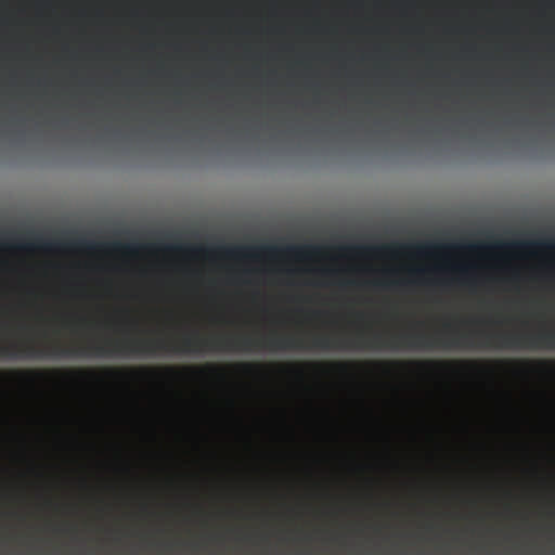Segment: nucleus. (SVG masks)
<instances>
[{"instance_id": "obj_1", "label": "nucleus", "mask_w": 555, "mask_h": 555, "mask_svg": "<svg viewBox=\"0 0 555 555\" xmlns=\"http://www.w3.org/2000/svg\"><path fill=\"white\" fill-rule=\"evenodd\" d=\"M434 349V348H498L555 349V330L537 332H469L446 331L435 335L406 332L390 336L375 333L358 334L354 338H333V349Z\"/></svg>"}, {"instance_id": "obj_2", "label": "nucleus", "mask_w": 555, "mask_h": 555, "mask_svg": "<svg viewBox=\"0 0 555 555\" xmlns=\"http://www.w3.org/2000/svg\"><path fill=\"white\" fill-rule=\"evenodd\" d=\"M137 337L106 339L103 343H89L85 346L64 347L54 344L38 347L34 344H0V359H42L51 357H134Z\"/></svg>"}, {"instance_id": "obj_3", "label": "nucleus", "mask_w": 555, "mask_h": 555, "mask_svg": "<svg viewBox=\"0 0 555 555\" xmlns=\"http://www.w3.org/2000/svg\"><path fill=\"white\" fill-rule=\"evenodd\" d=\"M319 248L315 246H288L287 251L297 256H307L310 253L317 251Z\"/></svg>"}, {"instance_id": "obj_4", "label": "nucleus", "mask_w": 555, "mask_h": 555, "mask_svg": "<svg viewBox=\"0 0 555 555\" xmlns=\"http://www.w3.org/2000/svg\"><path fill=\"white\" fill-rule=\"evenodd\" d=\"M238 367L245 374H254L259 369V365L253 364V363H242V364H238Z\"/></svg>"}, {"instance_id": "obj_5", "label": "nucleus", "mask_w": 555, "mask_h": 555, "mask_svg": "<svg viewBox=\"0 0 555 555\" xmlns=\"http://www.w3.org/2000/svg\"><path fill=\"white\" fill-rule=\"evenodd\" d=\"M434 247L435 246L430 245V244H418V245L415 246V249L418 253L425 254V253L429 251L430 249H433Z\"/></svg>"}, {"instance_id": "obj_6", "label": "nucleus", "mask_w": 555, "mask_h": 555, "mask_svg": "<svg viewBox=\"0 0 555 555\" xmlns=\"http://www.w3.org/2000/svg\"><path fill=\"white\" fill-rule=\"evenodd\" d=\"M331 365L336 367L340 372H345L349 366V364L345 363V362H336V363H332Z\"/></svg>"}, {"instance_id": "obj_7", "label": "nucleus", "mask_w": 555, "mask_h": 555, "mask_svg": "<svg viewBox=\"0 0 555 555\" xmlns=\"http://www.w3.org/2000/svg\"><path fill=\"white\" fill-rule=\"evenodd\" d=\"M251 250H253V248H248V247H236V248L230 249V251L235 253V254H247L248 251H251Z\"/></svg>"}, {"instance_id": "obj_8", "label": "nucleus", "mask_w": 555, "mask_h": 555, "mask_svg": "<svg viewBox=\"0 0 555 555\" xmlns=\"http://www.w3.org/2000/svg\"><path fill=\"white\" fill-rule=\"evenodd\" d=\"M15 374L20 375V376H27V377H34V376H37L39 375V372H35V371H26V372H16Z\"/></svg>"}, {"instance_id": "obj_9", "label": "nucleus", "mask_w": 555, "mask_h": 555, "mask_svg": "<svg viewBox=\"0 0 555 555\" xmlns=\"http://www.w3.org/2000/svg\"><path fill=\"white\" fill-rule=\"evenodd\" d=\"M197 372H204V371H209V372H217L219 369L215 365H206L205 367H202V369H195Z\"/></svg>"}, {"instance_id": "obj_10", "label": "nucleus", "mask_w": 555, "mask_h": 555, "mask_svg": "<svg viewBox=\"0 0 555 555\" xmlns=\"http://www.w3.org/2000/svg\"><path fill=\"white\" fill-rule=\"evenodd\" d=\"M455 269H456V271H459L462 274H468L470 269H472V267L461 266V267H456Z\"/></svg>"}, {"instance_id": "obj_11", "label": "nucleus", "mask_w": 555, "mask_h": 555, "mask_svg": "<svg viewBox=\"0 0 555 555\" xmlns=\"http://www.w3.org/2000/svg\"><path fill=\"white\" fill-rule=\"evenodd\" d=\"M420 366H436L441 365V363L433 362V361H426V362H417L416 363Z\"/></svg>"}, {"instance_id": "obj_12", "label": "nucleus", "mask_w": 555, "mask_h": 555, "mask_svg": "<svg viewBox=\"0 0 555 555\" xmlns=\"http://www.w3.org/2000/svg\"><path fill=\"white\" fill-rule=\"evenodd\" d=\"M535 245H543L542 243H519L517 244L518 247H531Z\"/></svg>"}, {"instance_id": "obj_13", "label": "nucleus", "mask_w": 555, "mask_h": 555, "mask_svg": "<svg viewBox=\"0 0 555 555\" xmlns=\"http://www.w3.org/2000/svg\"><path fill=\"white\" fill-rule=\"evenodd\" d=\"M105 372H106L107 374H109V375H117V374H120V373H121V371H119V370H115V369H107V370H105Z\"/></svg>"}, {"instance_id": "obj_14", "label": "nucleus", "mask_w": 555, "mask_h": 555, "mask_svg": "<svg viewBox=\"0 0 555 555\" xmlns=\"http://www.w3.org/2000/svg\"><path fill=\"white\" fill-rule=\"evenodd\" d=\"M411 272L415 273V274H423L425 272V270L424 269H414Z\"/></svg>"}, {"instance_id": "obj_15", "label": "nucleus", "mask_w": 555, "mask_h": 555, "mask_svg": "<svg viewBox=\"0 0 555 555\" xmlns=\"http://www.w3.org/2000/svg\"><path fill=\"white\" fill-rule=\"evenodd\" d=\"M165 370L168 373H175L176 372V369H173V367H166Z\"/></svg>"}, {"instance_id": "obj_16", "label": "nucleus", "mask_w": 555, "mask_h": 555, "mask_svg": "<svg viewBox=\"0 0 555 555\" xmlns=\"http://www.w3.org/2000/svg\"><path fill=\"white\" fill-rule=\"evenodd\" d=\"M140 372H143V373H152L149 369H141Z\"/></svg>"}, {"instance_id": "obj_17", "label": "nucleus", "mask_w": 555, "mask_h": 555, "mask_svg": "<svg viewBox=\"0 0 555 555\" xmlns=\"http://www.w3.org/2000/svg\"><path fill=\"white\" fill-rule=\"evenodd\" d=\"M115 247H118V248H119V247H124V248H126V249H129V246H121V245H119V244H116V245H115Z\"/></svg>"}, {"instance_id": "obj_18", "label": "nucleus", "mask_w": 555, "mask_h": 555, "mask_svg": "<svg viewBox=\"0 0 555 555\" xmlns=\"http://www.w3.org/2000/svg\"><path fill=\"white\" fill-rule=\"evenodd\" d=\"M383 249H390V246H384Z\"/></svg>"}]
</instances>
